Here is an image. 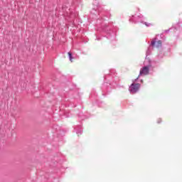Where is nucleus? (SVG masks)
<instances>
[{"instance_id":"obj_1","label":"nucleus","mask_w":182,"mask_h":182,"mask_svg":"<svg viewBox=\"0 0 182 182\" xmlns=\"http://www.w3.org/2000/svg\"><path fill=\"white\" fill-rule=\"evenodd\" d=\"M162 45L163 43L161 42V41L159 40L157 41V38H154L151 42V46H149L146 50V56H149V55L151 54V50H153L152 48H161Z\"/></svg>"},{"instance_id":"obj_2","label":"nucleus","mask_w":182,"mask_h":182,"mask_svg":"<svg viewBox=\"0 0 182 182\" xmlns=\"http://www.w3.org/2000/svg\"><path fill=\"white\" fill-rule=\"evenodd\" d=\"M144 17L142 15L138 16L137 17L134 18V16H132V18H129V22H134V23H144L146 26H151V23H149L147 22L143 21Z\"/></svg>"},{"instance_id":"obj_3","label":"nucleus","mask_w":182,"mask_h":182,"mask_svg":"<svg viewBox=\"0 0 182 182\" xmlns=\"http://www.w3.org/2000/svg\"><path fill=\"white\" fill-rule=\"evenodd\" d=\"M141 86L140 83L133 82L129 87V93L131 95H136L140 90Z\"/></svg>"},{"instance_id":"obj_4","label":"nucleus","mask_w":182,"mask_h":182,"mask_svg":"<svg viewBox=\"0 0 182 182\" xmlns=\"http://www.w3.org/2000/svg\"><path fill=\"white\" fill-rule=\"evenodd\" d=\"M149 72H150V65H146L143 67L139 72V77H140V76H141V75H149Z\"/></svg>"},{"instance_id":"obj_5","label":"nucleus","mask_w":182,"mask_h":182,"mask_svg":"<svg viewBox=\"0 0 182 182\" xmlns=\"http://www.w3.org/2000/svg\"><path fill=\"white\" fill-rule=\"evenodd\" d=\"M102 31H103V32H106L107 33H108L107 38L108 39H110V35H109V34H110V32H109V31H112V27L106 24L103 26Z\"/></svg>"},{"instance_id":"obj_6","label":"nucleus","mask_w":182,"mask_h":182,"mask_svg":"<svg viewBox=\"0 0 182 182\" xmlns=\"http://www.w3.org/2000/svg\"><path fill=\"white\" fill-rule=\"evenodd\" d=\"M68 58L70 62H72V59H73V57L72 56V53L68 52Z\"/></svg>"},{"instance_id":"obj_7","label":"nucleus","mask_w":182,"mask_h":182,"mask_svg":"<svg viewBox=\"0 0 182 182\" xmlns=\"http://www.w3.org/2000/svg\"><path fill=\"white\" fill-rule=\"evenodd\" d=\"M106 86H107V83H104L103 87H102V91L103 92L106 91Z\"/></svg>"},{"instance_id":"obj_8","label":"nucleus","mask_w":182,"mask_h":182,"mask_svg":"<svg viewBox=\"0 0 182 182\" xmlns=\"http://www.w3.org/2000/svg\"><path fill=\"white\" fill-rule=\"evenodd\" d=\"M95 4L97 8H94L93 9H94V11H97V8H98L99 6H98V4H97L96 1H95V2L93 3V5H95Z\"/></svg>"},{"instance_id":"obj_9","label":"nucleus","mask_w":182,"mask_h":182,"mask_svg":"<svg viewBox=\"0 0 182 182\" xmlns=\"http://www.w3.org/2000/svg\"><path fill=\"white\" fill-rule=\"evenodd\" d=\"M175 31L177 29H180V23L176 24V27L174 28Z\"/></svg>"},{"instance_id":"obj_10","label":"nucleus","mask_w":182,"mask_h":182,"mask_svg":"<svg viewBox=\"0 0 182 182\" xmlns=\"http://www.w3.org/2000/svg\"><path fill=\"white\" fill-rule=\"evenodd\" d=\"M139 77H140L138 76V77H136V79H134V80H133V83H136V82H137V80H139Z\"/></svg>"},{"instance_id":"obj_11","label":"nucleus","mask_w":182,"mask_h":182,"mask_svg":"<svg viewBox=\"0 0 182 182\" xmlns=\"http://www.w3.org/2000/svg\"><path fill=\"white\" fill-rule=\"evenodd\" d=\"M170 32V29L165 30L164 33H168Z\"/></svg>"},{"instance_id":"obj_12","label":"nucleus","mask_w":182,"mask_h":182,"mask_svg":"<svg viewBox=\"0 0 182 182\" xmlns=\"http://www.w3.org/2000/svg\"><path fill=\"white\" fill-rule=\"evenodd\" d=\"M77 134H82V130H80V131H77Z\"/></svg>"},{"instance_id":"obj_13","label":"nucleus","mask_w":182,"mask_h":182,"mask_svg":"<svg viewBox=\"0 0 182 182\" xmlns=\"http://www.w3.org/2000/svg\"><path fill=\"white\" fill-rule=\"evenodd\" d=\"M157 123H158V124L161 123V119H158Z\"/></svg>"},{"instance_id":"obj_14","label":"nucleus","mask_w":182,"mask_h":182,"mask_svg":"<svg viewBox=\"0 0 182 182\" xmlns=\"http://www.w3.org/2000/svg\"><path fill=\"white\" fill-rule=\"evenodd\" d=\"M106 16H107V18H110V14H107V15H106Z\"/></svg>"},{"instance_id":"obj_15","label":"nucleus","mask_w":182,"mask_h":182,"mask_svg":"<svg viewBox=\"0 0 182 182\" xmlns=\"http://www.w3.org/2000/svg\"><path fill=\"white\" fill-rule=\"evenodd\" d=\"M99 21H100V19H97V22H98V23H100V22H99Z\"/></svg>"},{"instance_id":"obj_16","label":"nucleus","mask_w":182,"mask_h":182,"mask_svg":"<svg viewBox=\"0 0 182 182\" xmlns=\"http://www.w3.org/2000/svg\"><path fill=\"white\" fill-rule=\"evenodd\" d=\"M112 35L113 36H114V33H112Z\"/></svg>"},{"instance_id":"obj_17","label":"nucleus","mask_w":182,"mask_h":182,"mask_svg":"<svg viewBox=\"0 0 182 182\" xmlns=\"http://www.w3.org/2000/svg\"><path fill=\"white\" fill-rule=\"evenodd\" d=\"M141 83H143V80H141Z\"/></svg>"}]
</instances>
